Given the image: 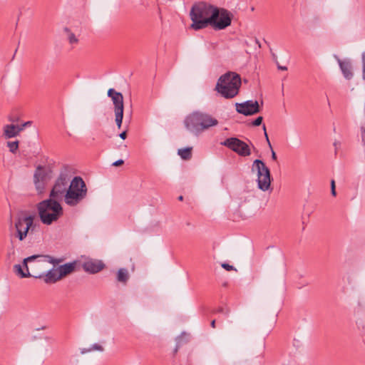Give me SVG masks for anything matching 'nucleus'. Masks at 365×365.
I'll use <instances>...</instances> for the list:
<instances>
[{"instance_id": "35", "label": "nucleus", "mask_w": 365, "mask_h": 365, "mask_svg": "<svg viewBox=\"0 0 365 365\" xmlns=\"http://www.w3.org/2000/svg\"><path fill=\"white\" fill-rule=\"evenodd\" d=\"M221 266L227 271L236 270V269L232 265H230L227 263H222Z\"/></svg>"}, {"instance_id": "21", "label": "nucleus", "mask_w": 365, "mask_h": 365, "mask_svg": "<svg viewBox=\"0 0 365 365\" xmlns=\"http://www.w3.org/2000/svg\"><path fill=\"white\" fill-rule=\"evenodd\" d=\"M178 155L183 160H189L192 157V148H185L179 149L178 151Z\"/></svg>"}, {"instance_id": "43", "label": "nucleus", "mask_w": 365, "mask_h": 365, "mask_svg": "<svg viewBox=\"0 0 365 365\" xmlns=\"http://www.w3.org/2000/svg\"><path fill=\"white\" fill-rule=\"evenodd\" d=\"M341 143L339 141H335L334 143V146L335 147V150H336L340 146Z\"/></svg>"}, {"instance_id": "28", "label": "nucleus", "mask_w": 365, "mask_h": 365, "mask_svg": "<svg viewBox=\"0 0 365 365\" xmlns=\"http://www.w3.org/2000/svg\"><path fill=\"white\" fill-rule=\"evenodd\" d=\"M41 257V255H32V256H30V257H28L26 258H25L23 261V266H24V267L26 269H27V262H31L32 260H34L35 259L38 258V257Z\"/></svg>"}, {"instance_id": "30", "label": "nucleus", "mask_w": 365, "mask_h": 365, "mask_svg": "<svg viewBox=\"0 0 365 365\" xmlns=\"http://www.w3.org/2000/svg\"><path fill=\"white\" fill-rule=\"evenodd\" d=\"M360 135L362 145L365 147V124L360 127Z\"/></svg>"}, {"instance_id": "11", "label": "nucleus", "mask_w": 365, "mask_h": 365, "mask_svg": "<svg viewBox=\"0 0 365 365\" xmlns=\"http://www.w3.org/2000/svg\"><path fill=\"white\" fill-rule=\"evenodd\" d=\"M184 125L189 132L198 136L201 133L199 111H195L188 115L184 120Z\"/></svg>"}, {"instance_id": "38", "label": "nucleus", "mask_w": 365, "mask_h": 365, "mask_svg": "<svg viewBox=\"0 0 365 365\" xmlns=\"http://www.w3.org/2000/svg\"><path fill=\"white\" fill-rule=\"evenodd\" d=\"M119 137H120L121 139L125 140V139L126 138V137H127V132H126V130H124V131H123L122 133H120L119 134Z\"/></svg>"}, {"instance_id": "41", "label": "nucleus", "mask_w": 365, "mask_h": 365, "mask_svg": "<svg viewBox=\"0 0 365 365\" xmlns=\"http://www.w3.org/2000/svg\"><path fill=\"white\" fill-rule=\"evenodd\" d=\"M263 130H264V135L266 139L269 138L267 130H266V126L265 125H263L262 126Z\"/></svg>"}, {"instance_id": "39", "label": "nucleus", "mask_w": 365, "mask_h": 365, "mask_svg": "<svg viewBox=\"0 0 365 365\" xmlns=\"http://www.w3.org/2000/svg\"><path fill=\"white\" fill-rule=\"evenodd\" d=\"M277 64V68L279 70H282V71H287V66H280L278 63Z\"/></svg>"}, {"instance_id": "47", "label": "nucleus", "mask_w": 365, "mask_h": 365, "mask_svg": "<svg viewBox=\"0 0 365 365\" xmlns=\"http://www.w3.org/2000/svg\"><path fill=\"white\" fill-rule=\"evenodd\" d=\"M210 325L212 328H215V320H212L210 323Z\"/></svg>"}, {"instance_id": "10", "label": "nucleus", "mask_w": 365, "mask_h": 365, "mask_svg": "<svg viewBox=\"0 0 365 365\" xmlns=\"http://www.w3.org/2000/svg\"><path fill=\"white\" fill-rule=\"evenodd\" d=\"M235 106L238 113L246 116L255 115L260 110L258 101H257L248 100L242 103H236Z\"/></svg>"}, {"instance_id": "2", "label": "nucleus", "mask_w": 365, "mask_h": 365, "mask_svg": "<svg viewBox=\"0 0 365 365\" xmlns=\"http://www.w3.org/2000/svg\"><path fill=\"white\" fill-rule=\"evenodd\" d=\"M216 6L200 1L195 3L190 10V16L192 21L191 27L199 30L207 27L210 24V19Z\"/></svg>"}, {"instance_id": "4", "label": "nucleus", "mask_w": 365, "mask_h": 365, "mask_svg": "<svg viewBox=\"0 0 365 365\" xmlns=\"http://www.w3.org/2000/svg\"><path fill=\"white\" fill-rule=\"evenodd\" d=\"M87 195V187L83 179L76 176L70 182L66 193L65 202L70 206L80 203Z\"/></svg>"}, {"instance_id": "44", "label": "nucleus", "mask_w": 365, "mask_h": 365, "mask_svg": "<svg viewBox=\"0 0 365 365\" xmlns=\"http://www.w3.org/2000/svg\"><path fill=\"white\" fill-rule=\"evenodd\" d=\"M331 188H333V189H334V188H336V186H335V181H334V180H331Z\"/></svg>"}, {"instance_id": "24", "label": "nucleus", "mask_w": 365, "mask_h": 365, "mask_svg": "<svg viewBox=\"0 0 365 365\" xmlns=\"http://www.w3.org/2000/svg\"><path fill=\"white\" fill-rule=\"evenodd\" d=\"M115 113V122L118 129L122 126L123 119V111H118Z\"/></svg>"}, {"instance_id": "6", "label": "nucleus", "mask_w": 365, "mask_h": 365, "mask_svg": "<svg viewBox=\"0 0 365 365\" xmlns=\"http://www.w3.org/2000/svg\"><path fill=\"white\" fill-rule=\"evenodd\" d=\"M34 217L33 215H19L14 220V228L16 230L15 237L19 241H24L29 230H34L35 225H34Z\"/></svg>"}, {"instance_id": "15", "label": "nucleus", "mask_w": 365, "mask_h": 365, "mask_svg": "<svg viewBox=\"0 0 365 365\" xmlns=\"http://www.w3.org/2000/svg\"><path fill=\"white\" fill-rule=\"evenodd\" d=\"M334 57L338 62L339 66L344 77L346 80L351 79L354 74L352 72V65L351 61L349 59L341 60L337 56H334Z\"/></svg>"}, {"instance_id": "49", "label": "nucleus", "mask_w": 365, "mask_h": 365, "mask_svg": "<svg viewBox=\"0 0 365 365\" xmlns=\"http://www.w3.org/2000/svg\"><path fill=\"white\" fill-rule=\"evenodd\" d=\"M266 140H267V143H268L269 147L272 149V145H271V143H270L269 139V138H267V139H266Z\"/></svg>"}, {"instance_id": "31", "label": "nucleus", "mask_w": 365, "mask_h": 365, "mask_svg": "<svg viewBox=\"0 0 365 365\" xmlns=\"http://www.w3.org/2000/svg\"><path fill=\"white\" fill-rule=\"evenodd\" d=\"M362 78L365 81V51L361 53Z\"/></svg>"}, {"instance_id": "14", "label": "nucleus", "mask_w": 365, "mask_h": 365, "mask_svg": "<svg viewBox=\"0 0 365 365\" xmlns=\"http://www.w3.org/2000/svg\"><path fill=\"white\" fill-rule=\"evenodd\" d=\"M108 96L112 100L114 112L124 110L123 96L121 93L116 91L114 88H110L108 91Z\"/></svg>"}, {"instance_id": "3", "label": "nucleus", "mask_w": 365, "mask_h": 365, "mask_svg": "<svg viewBox=\"0 0 365 365\" xmlns=\"http://www.w3.org/2000/svg\"><path fill=\"white\" fill-rule=\"evenodd\" d=\"M38 216L43 224L50 225L63 215V208L58 200L50 197L37 204Z\"/></svg>"}, {"instance_id": "13", "label": "nucleus", "mask_w": 365, "mask_h": 365, "mask_svg": "<svg viewBox=\"0 0 365 365\" xmlns=\"http://www.w3.org/2000/svg\"><path fill=\"white\" fill-rule=\"evenodd\" d=\"M104 267L105 264L101 260L93 259H86L82 264L83 269L90 274L98 273L101 271Z\"/></svg>"}, {"instance_id": "26", "label": "nucleus", "mask_w": 365, "mask_h": 365, "mask_svg": "<svg viewBox=\"0 0 365 365\" xmlns=\"http://www.w3.org/2000/svg\"><path fill=\"white\" fill-rule=\"evenodd\" d=\"M65 31H67L68 34V39L71 44L77 43L78 41V39L76 38L74 34L71 33L69 29L68 28L65 29Z\"/></svg>"}, {"instance_id": "48", "label": "nucleus", "mask_w": 365, "mask_h": 365, "mask_svg": "<svg viewBox=\"0 0 365 365\" xmlns=\"http://www.w3.org/2000/svg\"><path fill=\"white\" fill-rule=\"evenodd\" d=\"M46 329V327L45 326H43L41 327H39V328H36V331H39V330H43V329Z\"/></svg>"}, {"instance_id": "27", "label": "nucleus", "mask_w": 365, "mask_h": 365, "mask_svg": "<svg viewBox=\"0 0 365 365\" xmlns=\"http://www.w3.org/2000/svg\"><path fill=\"white\" fill-rule=\"evenodd\" d=\"M45 259H46V261L51 263V264H58V263H60L62 259H57V258H54L50 255H45V256H43Z\"/></svg>"}, {"instance_id": "16", "label": "nucleus", "mask_w": 365, "mask_h": 365, "mask_svg": "<svg viewBox=\"0 0 365 365\" xmlns=\"http://www.w3.org/2000/svg\"><path fill=\"white\" fill-rule=\"evenodd\" d=\"M76 267V262H69L61 265L58 267V272L59 274V277L63 278L66 275L73 272Z\"/></svg>"}, {"instance_id": "46", "label": "nucleus", "mask_w": 365, "mask_h": 365, "mask_svg": "<svg viewBox=\"0 0 365 365\" xmlns=\"http://www.w3.org/2000/svg\"><path fill=\"white\" fill-rule=\"evenodd\" d=\"M31 124V121H27V122H26V123L22 124V127H26V126H28V125H29Z\"/></svg>"}, {"instance_id": "7", "label": "nucleus", "mask_w": 365, "mask_h": 365, "mask_svg": "<svg viewBox=\"0 0 365 365\" xmlns=\"http://www.w3.org/2000/svg\"><path fill=\"white\" fill-rule=\"evenodd\" d=\"M69 182V175L66 171L61 172L51 190L49 197L58 201L62 200L63 197L65 200Z\"/></svg>"}, {"instance_id": "29", "label": "nucleus", "mask_w": 365, "mask_h": 365, "mask_svg": "<svg viewBox=\"0 0 365 365\" xmlns=\"http://www.w3.org/2000/svg\"><path fill=\"white\" fill-rule=\"evenodd\" d=\"M34 184H35L36 190L40 192H42V190L44 188V181H42L41 180H38V181H34Z\"/></svg>"}, {"instance_id": "17", "label": "nucleus", "mask_w": 365, "mask_h": 365, "mask_svg": "<svg viewBox=\"0 0 365 365\" xmlns=\"http://www.w3.org/2000/svg\"><path fill=\"white\" fill-rule=\"evenodd\" d=\"M61 279V278L59 277L58 269H51L44 275V282L47 284L55 283Z\"/></svg>"}, {"instance_id": "19", "label": "nucleus", "mask_w": 365, "mask_h": 365, "mask_svg": "<svg viewBox=\"0 0 365 365\" xmlns=\"http://www.w3.org/2000/svg\"><path fill=\"white\" fill-rule=\"evenodd\" d=\"M190 334L182 332L180 336L176 338V346L174 349V354H175L180 346L187 344L190 341Z\"/></svg>"}, {"instance_id": "23", "label": "nucleus", "mask_w": 365, "mask_h": 365, "mask_svg": "<svg viewBox=\"0 0 365 365\" xmlns=\"http://www.w3.org/2000/svg\"><path fill=\"white\" fill-rule=\"evenodd\" d=\"M46 178V175L44 171L38 167L34 173V181L42 180L44 181Z\"/></svg>"}, {"instance_id": "33", "label": "nucleus", "mask_w": 365, "mask_h": 365, "mask_svg": "<svg viewBox=\"0 0 365 365\" xmlns=\"http://www.w3.org/2000/svg\"><path fill=\"white\" fill-rule=\"evenodd\" d=\"M90 347H91V351H101L102 352V351H104L103 347L101 345L98 344H93Z\"/></svg>"}, {"instance_id": "5", "label": "nucleus", "mask_w": 365, "mask_h": 365, "mask_svg": "<svg viewBox=\"0 0 365 365\" xmlns=\"http://www.w3.org/2000/svg\"><path fill=\"white\" fill-rule=\"evenodd\" d=\"M251 170L257 172V187L263 192L269 190L271 186V175L265 163L262 160L256 159L253 161Z\"/></svg>"}, {"instance_id": "20", "label": "nucleus", "mask_w": 365, "mask_h": 365, "mask_svg": "<svg viewBox=\"0 0 365 365\" xmlns=\"http://www.w3.org/2000/svg\"><path fill=\"white\" fill-rule=\"evenodd\" d=\"M22 267H24L23 264H15L14 266V270L16 274L20 276L21 278L31 277L32 275L30 274L29 268L27 267V269H26V272H24L23 271Z\"/></svg>"}, {"instance_id": "18", "label": "nucleus", "mask_w": 365, "mask_h": 365, "mask_svg": "<svg viewBox=\"0 0 365 365\" xmlns=\"http://www.w3.org/2000/svg\"><path fill=\"white\" fill-rule=\"evenodd\" d=\"M17 127L14 124L6 125L4 127V134L6 138H11L19 135Z\"/></svg>"}, {"instance_id": "45", "label": "nucleus", "mask_w": 365, "mask_h": 365, "mask_svg": "<svg viewBox=\"0 0 365 365\" xmlns=\"http://www.w3.org/2000/svg\"><path fill=\"white\" fill-rule=\"evenodd\" d=\"M331 193L333 196H336V188H331Z\"/></svg>"}, {"instance_id": "53", "label": "nucleus", "mask_w": 365, "mask_h": 365, "mask_svg": "<svg viewBox=\"0 0 365 365\" xmlns=\"http://www.w3.org/2000/svg\"><path fill=\"white\" fill-rule=\"evenodd\" d=\"M35 278H41L42 277V275H39V276H34Z\"/></svg>"}, {"instance_id": "1", "label": "nucleus", "mask_w": 365, "mask_h": 365, "mask_svg": "<svg viewBox=\"0 0 365 365\" xmlns=\"http://www.w3.org/2000/svg\"><path fill=\"white\" fill-rule=\"evenodd\" d=\"M241 84L240 76L228 71L218 78L215 90L224 98L231 99L238 95Z\"/></svg>"}, {"instance_id": "52", "label": "nucleus", "mask_w": 365, "mask_h": 365, "mask_svg": "<svg viewBox=\"0 0 365 365\" xmlns=\"http://www.w3.org/2000/svg\"><path fill=\"white\" fill-rule=\"evenodd\" d=\"M10 120L12 122H15L16 120V118H14V119L10 118Z\"/></svg>"}, {"instance_id": "36", "label": "nucleus", "mask_w": 365, "mask_h": 365, "mask_svg": "<svg viewBox=\"0 0 365 365\" xmlns=\"http://www.w3.org/2000/svg\"><path fill=\"white\" fill-rule=\"evenodd\" d=\"M91 347L89 348H82L80 349V352L81 354H87L88 352H91Z\"/></svg>"}, {"instance_id": "37", "label": "nucleus", "mask_w": 365, "mask_h": 365, "mask_svg": "<svg viewBox=\"0 0 365 365\" xmlns=\"http://www.w3.org/2000/svg\"><path fill=\"white\" fill-rule=\"evenodd\" d=\"M124 161L122 159H119L113 163V166H118L123 164Z\"/></svg>"}, {"instance_id": "8", "label": "nucleus", "mask_w": 365, "mask_h": 365, "mask_svg": "<svg viewBox=\"0 0 365 365\" xmlns=\"http://www.w3.org/2000/svg\"><path fill=\"white\" fill-rule=\"evenodd\" d=\"M210 20V25L212 26L215 30H222L231 24L232 14L225 9L216 7Z\"/></svg>"}, {"instance_id": "42", "label": "nucleus", "mask_w": 365, "mask_h": 365, "mask_svg": "<svg viewBox=\"0 0 365 365\" xmlns=\"http://www.w3.org/2000/svg\"><path fill=\"white\" fill-rule=\"evenodd\" d=\"M16 126L17 127V128H16L17 130H16L18 131V133H19H19H20L21 131H22V130L24 129V128H25V127H22V125H16Z\"/></svg>"}, {"instance_id": "12", "label": "nucleus", "mask_w": 365, "mask_h": 365, "mask_svg": "<svg viewBox=\"0 0 365 365\" xmlns=\"http://www.w3.org/2000/svg\"><path fill=\"white\" fill-rule=\"evenodd\" d=\"M199 118L201 133L204 130L218 125V120L207 113L199 111Z\"/></svg>"}, {"instance_id": "25", "label": "nucleus", "mask_w": 365, "mask_h": 365, "mask_svg": "<svg viewBox=\"0 0 365 365\" xmlns=\"http://www.w3.org/2000/svg\"><path fill=\"white\" fill-rule=\"evenodd\" d=\"M19 141H8L7 147L9 148V151L12 153H16L19 148Z\"/></svg>"}, {"instance_id": "32", "label": "nucleus", "mask_w": 365, "mask_h": 365, "mask_svg": "<svg viewBox=\"0 0 365 365\" xmlns=\"http://www.w3.org/2000/svg\"><path fill=\"white\" fill-rule=\"evenodd\" d=\"M214 313H222L224 314L225 316H228L230 313L229 309H224L223 307H219L217 309L214 311Z\"/></svg>"}, {"instance_id": "9", "label": "nucleus", "mask_w": 365, "mask_h": 365, "mask_svg": "<svg viewBox=\"0 0 365 365\" xmlns=\"http://www.w3.org/2000/svg\"><path fill=\"white\" fill-rule=\"evenodd\" d=\"M221 145L226 146L242 157L249 156L251 154L250 145L237 138H229L221 143Z\"/></svg>"}, {"instance_id": "40", "label": "nucleus", "mask_w": 365, "mask_h": 365, "mask_svg": "<svg viewBox=\"0 0 365 365\" xmlns=\"http://www.w3.org/2000/svg\"><path fill=\"white\" fill-rule=\"evenodd\" d=\"M271 150H272V159L273 160H277V155H276L275 152L273 150L272 148L271 149Z\"/></svg>"}, {"instance_id": "22", "label": "nucleus", "mask_w": 365, "mask_h": 365, "mask_svg": "<svg viewBox=\"0 0 365 365\" xmlns=\"http://www.w3.org/2000/svg\"><path fill=\"white\" fill-rule=\"evenodd\" d=\"M117 279L118 282L125 283L128 279V272L125 268H121L117 274Z\"/></svg>"}, {"instance_id": "50", "label": "nucleus", "mask_w": 365, "mask_h": 365, "mask_svg": "<svg viewBox=\"0 0 365 365\" xmlns=\"http://www.w3.org/2000/svg\"><path fill=\"white\" fill-rule=\"evenodd\" d=\"M178 200H179L180 201H182V200H183V197H182V195L179 196V197H178Z\"/></svg>"}, {"instance_id": "51", "label": "nucleus", "mask_w": 365, "mask_h": 365, "mask_svg": "<svg viewBox=\"0 0 365 365\" xmlns=\"http://www.w3.org/2000/svg\"><path fill=\"white\" fill-rule=\"evenodd\" d=\"M10 120L12 122H15L16 120V118H14V119L10 118Z\"/></svg>"}, {"instance_id": "34", "label": "nucleus", "mask_w": 365, "mask_h": 365, "mask_svg": "<svg viewBox=\"0 0 365 365\" xmlns=\"http://www.w3.org/2000/svg\"><path fill=\"white\" fill-rule=\"evenodd\" d=\"M262 120L263 118L262 116H259L252 121V125L254 126H259L262 124Z\"/></svg>"}]
</instances>
